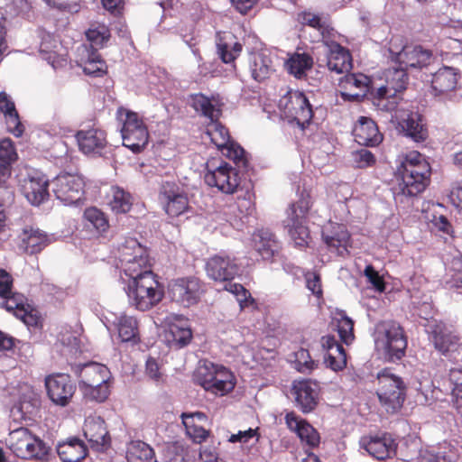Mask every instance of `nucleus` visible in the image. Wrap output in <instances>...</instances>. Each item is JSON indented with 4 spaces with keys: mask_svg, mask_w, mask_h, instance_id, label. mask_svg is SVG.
<instances>
[{
    "mask_svg": "<svg viewBox=\"0 0 462 462\" xmlns=\"http://www.w3.org/2000/svg\"><path fill=\"white\" fill-rule=\"evenodd\" d=\"M168 293L173 302L189 308L199 303L205 293V285L194 276L177 278L169 282Z\"/></svg>",
    "mask_w": 462,
    "mask_h": 462,
    "instance_id": "4468645a",
    "label": "nucleus"
},
{
    "mask_svg": "<svg viewBox=\"0 0 462 462\" xmlns=\"http://www.w3.org/2000/svg\"><path fill=\"white\" fill-rule=\"evenodd\" d=\"M7 130L14 136L19 137L23 134L24 127L22 125L17 111L5 116Z\"/></svg>",
    "mask_w": 462,
    "mask_h": 462,
    "instance_id": "e2e57ef3",
    "label": "nucleus"
},
{
    "mask_svg": "<svg viewBox=\"0 0 462 462\" xmlns=\"http://www.w3.org/2000/svg\"><path fill=\"white\" fill-rule=\"evenodd\" d=\"M254 242L255 250L263 260L272 259L279 252V242L269 230L262 229L254 233Z\"/></svg>",
    "mask_w": 462,
    "mask_h": 462,
    "instance_id": "4c0bfd02",
    "label": "nucleus"
},
{
    "mask_svg": "<svg viewBox=\"0 0 462 462\" xmlns=\"http://www.w3.org/2000/svg\"><path fill=\"white\" fill-rule=\"evenodd\" d=\"M429 339L436 350L444 356H450L461 346L460 337L443 322L435 321L429 326Z\"/></svg>",
    "mask_w": 462,
    "mask_h": 462,
    "instance_id": "aec40b11",
    "label": "nucleus"
},
{
    "mask_svg": "<svg viewBox=\"0 0 462 462\" xmlns=\"http://www.w3.org/2000/svg\"><path fill=\"white\" fill-rule=\"evenodd\" d=\"M136 254L141 257L142 254H143V246L135 238H126L125 242L118 246L116 254L118 262L116 265L129 263L130 257Z\"/></svg>",
    "mask_w": 462,
    "mask_h": 462,
    "instance_id": "49530a36",
    "label": "nucleus"
},
{
    "mask_svg": "<svg viewBox=\"0 0 462 462\" xmlns=\"http://www.w3.org/2000/svg\"><path fill=\"white\" fill-rule=\"evenodd\" d=\"M459 69L444 66L432 75L431 91L436 97H444L457 88Z\"/></svg>",
    "mask_w": 462,
    "mask_h": 462,
    "instance_id": "cd10ccee",
    "label": "nucleus"
},
{
    "mask_svg": "<svg viewBox=\"0 0 462 462\" xmlns=\"http://www.w3.org/2000/svg\"><path fill=\"white\" fill-rule=\"evenodd\" d=\"M204 180L210 188L227 195L237 192L240 187L237 170L226 162L216 158H211L206 162Z\"/></svg>",
    "mask_w": 462,
    "mask_h": 462,
    "instance_id": "1a4fd4ad",
    "label": "nucleus"
},
{
    "mask_svg": "<svg viewBox=\"0 0 462 462\" xmlns=\"http://www.w3.org/2000/svg\"><path fill=\"white\" fill-rule=\"evenodd\" d=\"M159 200L166 214L171 217H179L189 208V199L186 193L174 182L162 183Z\"/></svg>",
    "mask_w": 462,
    "mask_h": 462,
    "instance_id": "a211bd4d",
    "label": "nucleus"
},
{
    "mask_svg": "<svg viewBox=\"0 0 462 462\" xmlns=\"http://www.w3.org/2000/svg\"><path fill=\"white\" fill-rule=\"evenodd\" d=\"M355 140L361 145L376 146L382 140L376 124L370 118L361 116L353 129Z\"/></svg>",
    "mask_w": 462,
    "mask_h": 462,
    "instance_id": "2f4dec72",
    "label": "nucleus"
},
{
    "mask_svg": "<svg viewBox=\"0 0 462 462\" xmlns=\"http://www.w3.org/2000/svg\"><path fill=\"white\" fill-rule=\"evenodd\" d=\"M13 277L5 269H0V297H7L13 292Z\"/></svg>",
    "mask_w": 462,
    "mask_h": 462,
    "instance_id": "338daca9",
    "label": "nucleus"
},
{
    "mask_svg": "<svg viewBox=\"0 0 462 462\" xmlns=\"http://www.w3.org/2000/svg\"><path fill=\"white\" fill-rule=\"evenodd\" d=\"M196 381L207 392L220 396L227 394L236 386V379L233 373L223 365L213 363L199 367L196 374Z\"/></svg>",
    "mask_w": 462,
    "mask_h": 462,
    "instance_id": "9b49d317",
    "label": "nucleus"
},
{
    "mask_svg": "<svg viewBox=\"0 0 462 462\" xmlns=\"http://www.w3.org/2000/svg\"><path fill=\"white\" fill-rule=\"evenodd\" d=\"M285 423L291 431L296 433L304 447L314 448L319 445L320 436L318 430L294 412L286 414Z\"/></svg>",
    "mask_w": 462,
    "mask_h": 462,
    "instance_id": "b1692460",
    "label": "nucleus"
},
{
    "mask_svg": "<svg viewBox=\"0 0 462 462\" xmlns=\"http://www.w3.org/2000/svg\"><path fill=\"white\" fill-rule=\"evenodd\" d=\"M116 267L124 272L125 274L130 278V281H135L141 277H144L146 273H153L151 270L149 257L146 258L143 263H140V261L138 263L129 262L116 265Z\"/></svg>",
    "mask_w": 462,
    "mask_h": 462,
    "instance_id": "de8ad7c7",
    "label": "nucleus"
},
{
    "mask_svg": "<svg viewBox=\"0 0 462 462\" xmlns=\"http://www.w3.org/2000/svg\"><path fill=\"white\" fill-rule=\"evenodd\" d=\"M388 51L395 64L405 69H422L433 61V53L420 45L405 44L401 36L390 40Z\"/></svg>",
    "mask_w": 462,
    "mask_h": 462,
    "instance_id": "6e6552de",
    "label": "nucleus"
},
{
    "mask_svg": "<svg viewBox=\"0 0 462 462\" xmlns=\"http://www.w3.org/2000/svg\"><path fill=\"white\" fill-rule=\"evenodd\" d=\"M311 206L310 193L302 191L299 199L290 204L286 210L283 226L296 246L304 247L308 245L310 231L307 226V217Z\"/></svg>",
    "mask_w": 462,
    "mask_h": 462,
    "instance_id": "423d86ee",
    "label": "nucleus"
},
{
    "mask_svg": "<svg viewBox=\"0 0 462 462\" xmlns=\"http://www.w3.org/2000/svg\"><path fill=\"white\" fill-rule=\"evenodd\" d=\"M365 276L368 282L374 286V288L382 292L385 289V284L383 278L379 275L378 272L371 265H366L364 271Z\"/></svg>",
    "mask_w": 462,
    "mask_h": 462,
    "instance_id": "0e129e2a",
    "label": "nucleus"
},
{
    "mask_svg": "<svg viewBox=\"0 0 462 462\" xmlns=\"http://www.w3.org/2000/svg\"><path fill=\"white\" fill-rule=\"evenodd\" d=\"M83 434L91 448L104 451L110 447L111 438L105 420L99 416H88L84 422Z\"/></svg>",
    "mask_w": 462,
    "mask_h": 462,
    "instance_id": "412c9836",
    "label": "nucleus"
},
{
    "mask_svg": "<svg viewBox=\"0 0 462 462\" xmlns=\"http://www.w3.org/2000/svg\"><path fill=\"white\" fill-rule=\"evenodd\" d=\"M195 418L204 420L206 416L202 412L182 414V422L185 426L187 434L193 439V441L200 443L208 438V432L203 427L195 424Z\"/></svg>",
    "mask_w": 462,
    "mask_h": 462,
    "instance_id": "a18cd8bd",
    "label": "nucleus"
},
{
    "mask_svg": "<svg viewBox=\"0 0 462 462\" xmlns=\"http://www.w3.org/2000/svg\"><path fill=\"white\" fill-rule=\"evenodd\" d=\"M191 99L193 108L210 120L207 126V134L211 142L224 156L232 160L238 167H246L245 150L230 139L228 130L218 122L220 109L203 94H195Z\"/></svg>",
    "mask_w": 462,
    "mask_h": 462,
    "instance_id": "f257e3e1",
    "label": "nucleus"
},
{
    "mask_svg": "<svg viewBox=\"0 0 462 462\" xmlns=\"http://www.w3.org/2000/svg\"><path fill=\"white\" fill-rule=\"evenodd\" d=\"M225 289L236 296V299L242 308L248 306L249 302L254 301L250 292L240 283L226 284Z\"/></svg>",
    "mask_w": 462,
    "mask_h": 462,
    "instance_id": "4d7b16f0",
    "label": "nucleus"
},
{
    "mask_svg": "<svg viewBox=\"0 0 462 462\" xmlns=\"http://www.w3.org/2000/svg\"><path fill=\"white\" fill-rule=\"evenodd\" d=\"M164 337L170 347L180 349L189 344L192 339V331L187 320L179 319L169 324Z\"/></svg>",
    "mask_w": 462,
    "mask_h": 462,
    "instance_id": "473e14b6",
    "label": "nucleus"
},
{
    "mask_svg": "<svg viewBox=\"0 0 462 462\" xmlns=\"http://www.w3.org/2000/svg\"><path fill=\"white\" fill-rule=\"evenodd\" d=\"M86 37L90 43L88 49L97 51L109 40L110 31L104 23H93L86 32Z\"/></svg>",
    "mask_w": 462,
    "mask_h": 462,
    "instance_id": "c03bdc74",
    "label": "nucleus"
},
{
    "mask_svg": "<svg viewBox=\"0 0 462 462\" xmlns=\"http://www.w3.org/2000/svg\"><path fill=\"white\" fill-rule=\"evenodd\" d=\"M113 325L118 332V336L123 342H132L134 344L139 341L137 320L125 314L115 318Z\"/></svg>",
    "mask_w": 462,
    "mask_h": 462,
    "instance_id": "ea45409f",
    "label": "nucleus"
},
{
    "mask_svg": "<svg viewBox=\"0 0 462 462\" xmlns=\"http://www.w3.org/2000/svg\"><path fill=\"white\" fill-rule=\"evenodd\" d=\"M313 65V59L308 53H294L286 62V67L290 74L298 79L306 75V71L310 69Z\"/></svg>",
    "mask_w": 462,
    "mask_h": 462,
    "instance_id": "37998d69",
    "label": "nucleus"
},
{
    "mask_svg": "<svg viewBox=\"0 0 462 462\" xmlns=\"http://www.w3.org/2000/svg\"><path fill=\"white\" fill-rule=\"evenodd\" d=\"M352 162L355 167L364 169L374 165V155L367 149H360L352 152Z\"/></svg>",
    "mask_w": 462,
    "mask_h": 462,
    "instance_id": "5fc2aeb1",
    "label": "nucleus"
},
{
    "mask_svg": "<svg viewBox=\"0 0 462 462\" xmlns=\"http://www.w3.org/2000/svg\"><path fill=\"white\" fill-rule=\"evenodd\" d=\"M337 332L342 342L349 345L354 340V321L344 311L337 313Z\"/></svg>",
    "mask_w": 462,
    "mask_h": 462,
    "instance_id": "09e8293b",
    "label": "nucleus"
},
{
    "mask_svg": "<svg viewBox=\"0 0 462 462\" xmlns=\"http://www.w3.org/2000/svg\"><path fill=\"white\" fill-rule=\"evenodd\" d=\"M116 118L123 145L134 153L143 151L149 141V132L143 117L134 111L119 106L116 113Z\"/></svg>",
    "mask_w": 462,
    "mask_h": 462,
    "instance_id": "20e7f679",
    "label": "nucleus"
},
{
    "mask_svg": "<svg viewBox=\"0 0 462 462\" xmlns=\"http://www.w3.org/2000/svg\"><path fill=\"white\" fill-rule=\"evenodd\" d=\"M320 342L326 350L324 358L327 366L335 372L342 371L346 366V354L343 346L330 335L322 337Z\"/></svg>",
    "mask_w": 462,
    "mask_h": 462,
    "instance_id": "c756f323",
    "label": "nucleus"
},
{
    "mask_svg": "<svg viewBox=\"0 0 462 462\" xmlns=\"http://www.w3.org/2000/svg\"><path fill=\"white\" fill-rule=\"evenodd\" d=\"M322 238L337 255L344 257L349 254L350 235L344 225L329 223L322 231Z\"/></svg>",
    "mask_w": 462,
    "mask_h": 462,
    "instance_id": "a878e982",
    "label": "nucleus"
},
{
    "mask_svg": "<svg viewBox=\"0 0 462 462\" xmlns=\"http://www.w3.org/2000/svg\"><path fill=\"white\" fill-rule=\"evenodd\" d=\"M1 298L3 299L1 307L5 309L7 311L14 313L15 317H17V311L24 310L25 308L23 303V299L18 294L12 292L11 295Z\"/></svg>",
    "mask_w": 462,
    "mask_h": 462,
    "instance_id": "bf43d9fd",
    "label": "nucleus"
},
{
    "mask_svg": "<svg viewBox=\"0 0 462 462\" xmlns=\"http://www.w3.org/2000/svg\"><path fill=\"white\" fill-rule=\"evenodd\" d=\"M282 116L290 123H296L304 129L313 116L311 106L302 92L290 90L281 97L278 104Z\"/></svg>",
    "mask_w": 462,
    "mask_h": 462,
    "instance_id": "ddd939ff",
    "label": "nucleus"
},
{
    "mask_svg": "<svg viewBox=\"0 0 462 462\" xmlns=\"http://www.w3.org/2000/svg\"><path fill=\"white\" fill-rule=\"evenodd\" d=\"M361 447L378 460H384L396 455L397 442L389 433L364 437Z\"/></svg>",
    "mask_w": 462,
    "mask_h": 462,
    "instance_id": "4be33fe9",
    "label": "nucleus"
},
{
    "mask_svg": "<svg viewBox=\"0 0 462 462\" xmlns=\"http://www.w3.org/2000/svg\"><path fill=\"white\" fill-rule=\"evenodd\" d=\"M243 51V45L237 41L220 39L217 43V53L219 59L226 64H230L234 70L236 66L235 60L240 56Z\"/></svg>",
    "mask_w": 462,
    "mask_h": 462,
    "instance_id": "a19ab883",
    "label": "nucleus"
},
{
    "mask_svg": "<svg viewBox=\"0 0 462 462\" xmlns=\"http://www.w3.org/2000/svg\"><path fill=\"white\" fill-rule=\"evenodd\" d=\"M397 173L401 177L399 189L402 195L414 197L421 193L430 182V167L424 156L412 151L405 155Z\"/></svg>",
    "mask_w": 462,
    "mask_h": 462,
    "instance_id": "7ed1b4c3",
    "label": "nucleus"
},
{
    "mask_svg": "<svg viewBox=\"0 0 462 462\" xmlns=\"http://www.w3.org/2000/svg\"><path fill=\"white\" fill-rule=\"evenodd\" d=\"M206 272L216 282H227L239 274L240 267L235 256L220 252L208 259Z\"/></svg>",
    "mask_w": 462,
    "mask_h": 462,
    "instance_id": "f3484780",
    "label": "nucleus"
},
{
    "mask_svg": "<svg viewBox=\"0 0 462 462\" xmlns=\"http://www.w3.org/2000/svg\"><path fill=\"white\" fill-rule=\"evenodd\" d=\"M248 69L252 79L257 82L264 81L275 71L273 59L265 51L249 54Z\"/></svg>",
    "mask_w": 462,
    "mask_h": 462,
    "instance_id": "7c9ffc66",
    "label": "nucleus"
},
{
    "mask_svg": "<svg viewBox=\"0 0 462 462\" xmlns=\"http://www.w3.org/2000/svg\"><path fill=\"white\" fill-rule=\"evenodd\" d=\"M407 69L399 66L393 68L388 70L386 75L385 86L377 88L374 97V104H376L380 109L384 111H392L397 105L395 101L388 100L389 97H393L403 91L408 84V74Z\"/></svg>",
    "mask_w": 462,
    "mask_h": 462,
    "instance_id": "2eb2a0df",
    "label": "nucleus"
},
{
    "mask_svg": "<svg viewBox=\"0 0 462 462\" xmlns=\"http://www.w3.org/2000/svg\"><path fill=\"white\" fill-rule=\"evenodd\" d=\"M369 82V78L364 74H348L345 77L343 84L346 88H356L365 90Z\"/></svg>",
    "mask_w": 462,
    "mask_h": 462,
    "instance_id": "13d9d810",
    "label": "nucleus"
},
{
    "mask_svg": "<svg viewBox=\"0 0 462 462\" xmlns=\"http://www.w3.org/2000/svg\"><path fill=\"white\" fill-rule=\"evenodd\" d=\"M79 388L81 386H98L107 383L108 369L106 365L90 363L85 365L79 373Z\"/></svg>",
    "mask_w": 462,
    "mask_h": 462,
    "instance_id": "c9c22d12",
    "label": "nucleus"
},
{
    "mask_svg": "<svg viewBox=\"0 0 462 462\" xmlns=\"http://www.w3.org/2000/svg\"><path fill=\"white\" fill-rule=\"evenodd\" d=\"M51 185L56 198L64 204H77L83 199L85 181L79 174L62 172L52 180Z\"/></svg>",
    "mask_w": 462,
    "mask_h": 462,
    "instance_id": "dca6fc26",
    "label": "nucleus"
},
{
    "mask_svg": "<svg viewBox=\"0 0 462 462\" xmlns=\"http://www.w3.org/2000/svg\"><path fill=\"white\" fill-rule=\"evenodd\" d=\"M448 379L453 385L452 401L462 393V368H452L449 370Z\"/></svg>",
    "mask_w": 462,
    "mask_h": 462,
    "instance_id": "052dcab7",
    "label": "nucleus"
},
{
    "mask_svg": "<svg viewBox=\"0 0 462 462\" xmlns=\"http://www.w3.org/2000/svg\"><path fill=\"white\" fill-rule=\"evenodd\" d=\"M79 389L85 399L98 402H104L109 394L107 383H103L98 386H81Z\"/></svg>",
    "mask_w": 462,
    "mask_h": 462,
    "instance_id": "864d4df0",
    "label": "nucleus"
},
{
    "mask_svg": "<svg viewBox=\"0 0 462 462\" xmlns=\"http://www.w3.org/2000/svg\"><path fill=\"white\" fill-rule=\"evenodd\" d=\"M56 448L62 462H81L88 456L84 441L76 437L60 442Z\"/></svg>",
    "mask_w": 462,
    "mask_h": 462,
    "instance_id": "72a5a7b5",
    "label": "nucleus"
},
{
    "mask_svg": "<svg viewBox=\"0 0 462 462\" xmlns=\"http://www.w3.org/2000/svg\"><path fill=\"white\" fill-rule=\"evenodd\" d=\"M446 281L449 288H456L462 292V256L453 258Z\"/></svg>",
    "mask_w": 462,
    "mask_h": 462,
    "instance_id": "603ef678",
    "label": "nucleus"
},
{
    "mask_svg": "<svg viewBox=\"0 0 462 462\" xmlns=\"http://www.w3.org/2000/svg\"><path fill=\"white\" fill-rule=\"evenodd\" d=\"M392 111H394L392 117L396 120L398 129L405 136L415 143H422L428 138V129L418 107L404 102L396 105Z\"/></svg>",
    "mask_w": 462,
    "mask_h": 462,
    "instance_id": "f8f14e48",
    "label": "nucleus"
},
{
    "mask_svg": "<svg viewBox=\"0 0 462 462\" xmlns=\"http://www.w3.org/2000/svg\"><path fill=\"white\" fill-rule=\"evenodd\" d=\"M79 149L84 154H97L106 146V133L99 127L81 129L75 134Z\"/></svg>",
    "mask_w": 462,
    "mask_h": 462,
    "instance_id": "393cba45",
    "label": "nucleus"
},
{
    "mask_svg": "<svg viewBox=\"0 0 462 462\" xmlns=\"http://www.w3.org/2000/svg\"><path fill=\"white\" fill-rule=\"evenodd\" d=\"M328 50V68L337 73L348 72L352 68L349 51L336 42H330Z\"/></svg>",
    "mask_w": 462,
    "mask_h": 462,
    "instance_id": "f704fd0d",
    "label": "nucleus"
},
{
    "mask_svg": "<svg viewBox=\"0 0 462 462\" xmlns=\"http://www.w3.org/2000/svg\"><path fill=\"white\" fill-rule=\"evenodd\" d=\"M17 318L22 319L28 327L37 328L42 323L41 316L38 311L34 310H28L26 308L17 311Z\"/></svg>",
    "mask_w": 462,
    "mask_h": 462,
    "instance_id": "680f3d73",
    "label": "nucleus"
},
{
    "mask_svg": "<svg viewBox=\"0 0 462 462\" xmlns=\"http://www.w3.org/2000/svg\"><path fill=\"white\" fill-rule=\"evenodd\" d=\"M49 180L41 172H33L23 180L21 190L33 206H39L49 198Z\"/></svg>",
    "mask_w": 462,
    "mask_h": 462,
    "instance_id": "5701e85b",
    "label": "nucleus"
},
{
    "mask_svg": "<svg viewBox=\"0 0 462 462\" xmlns=\"http://www.w3.org/2000/svg\"><path fill=\"white\" fill-rule=\"evenodd\" d=\"M84 218L100 234L106 232L109 228L106 217L97 208H87L84 211Z\"/></svg>",
    "mask_w": 462,
    "mask_h": 462,
    "instance_id": "8fccbe9b",
    "label": "nucleus"
},
{
    "mask_svg": "<svg viewBox=\"0 0 462 462\" xmlns=\"http://www.w3.org/2000/svg\"><path fill=\"white\" fill-rule=\"evenodd\" d=\"M18 237L20 248L29 254L40 253L51 243L45 232L32 226H24Z\"/></svg>",
    "mask_w": 462,
    "mask_h": 462,
    "instance_id": "c85d7f7f",
    "label": "nucleus"
},
{
    "mask_svg": "<svg viewBox=\"0 0 462 462\" xmlns=\"http://www.w3.org/2000/svg\"><path fill=\"white\" fill-rule=\"evenodd\" d=\"M294 367L297 371L309 374L317 367V363L311 359L307 349L300 348L294 353Z\"/></svg>",
    "mask_w": 462,
    "mask_h": 462,
    "instance_id": "3c124183",
    "label": "nucleus"
},
{
    "mask_svg": "<svg viewBox=\"0 0 462 462\" xmlns=\"http://www.w3.org/2000/svg\"><path fill=\"white\" fill-rule=\"evenodd\" d=\"M298 21L304 25H309L317 30L319 27H320V24L322 23L321 19L319 15H316L310 12H303L301 14H299Z\"/></svg>",
    "mask_w": 462,
    "mask_h": 462,
    "instance_id": "774afa93",
    "label": "nucleus"
},
{
    "mask_svg": "<svg viewBox=\"0 0 462 462\" xmlns=\"http://www.w3.org/2000/svg\"><path fill=\"white\" fill-rule=\"evenodd\" d=\"M79 51L81 56L80 66L85 74L99 77L106 72L105 61L97 51L89 50L88 45H82Z\"/></svg>",
    "mask_w": 462,
    "mask_h": 462,
    "instance_id": "e433bc0d",
    "label": "nucleus"
},
{
    "mask_svg": "<svg viewBox=\"0 0 462 462\" xmlns=\"http://www.w3.org/2000/svg\"><path fill=\"white\" fill-rule=\"evenodd\" d=\"M107 205L113 213L125 214L133 206V197L124 189L113 186L107 194Z\"/></svg>",
    "mask_w": 462,
    "mask_h": 462,
    "instance_id": "58836bf2",
    "label": "nucleus"
},
{
    "mask_svg": "<svg viewBox=\"0 0 462 462\" xmlns=\"http://www.w3.org/2000/svg\"><path fill=\"white\" fill-rule=\"evenodd\" d=\"M292 392L297 406L308 413L315 409L318 404V385L310 380L295 381Z\"/></svg>",
    "mask_w": 462,
    "mask_h": 462,
    "instance_id": "bb28decb",
    "label": "nucleus"
},
{
    "mask_svg": "<svg viewBox=\"0 0 462 462\" xmlns=\"http://www.w3.org/2000/svg\"><path fill=\"white\" fill-rule=\"evenodd\" d=\"M127 462H157L153 449L146 443L133 441L127 448Z\"/></svg>",
    "mask_w": 462,
    "mask_h": 462,
    "instance_id": "79ce46f5",
    "label": "nucleus"
},
{
    "mask_svg": "<svg viewBox=\"0 0 462 462\" xmlns=\"http://www.w3.org/2000/svg\"><path fill=\"white\" fill-rule=\"evenodd\" d=\"M130 303L141 311H146L158 305L164 297V286L155 273H146L127 286Z\"/></svg>",
    "mask_w": 462,
    "mask_h": 462,
    "instance_id": "39448f33",
    "label": "nucleus"
},
{
    "mask_svg": "<svg viewBox=\"0 0 462 462\" xmlns=\"http://www.w3.org/2000/svg\"><path fill=\"white\" fill-rule=\"evenodd\" d=\"M5 442L17 457L37 461L48 459L50 448L27 428L21 427L12 430Z\"/></svg>",
    "mask_w": 462,
    "mask_h": 462,
    "instance_id": "0eeeda50",
    "label": "nucleus"
},
{
    "mask_svg": "<svg viewBox=\"0 0 462 462\" xmlns=\"http://www.w3.org/2000/svg\"><path fill=\"white\" fill-rule=\"evenodd\" d=\"M17 153L14 147L13 142L8 139H3L0 141V162L5 166L10 169V164L15 161Z\"/></svg>",
    "mask_w": 462,
    "mask_h": 462,
    "instance_id": "6e6d98bb",
    "label": "nucleus"
},
{
    "mask_svg": "<svg viewBox=\"0 0 462 462\" xmlns=\"http://www.w3.org/2000/svg\"><path fill=\"white\" fill-rule=\"evenodd\" d=\"M373 337L376 353L385 361L394 363L405 356L408 339L398 322L379 321L374 326Z\"/></svg>",
    "mask_w": 462,
    "mask_h": 462,
    "instance_id": "f03ea898",
    "label": "nucleus"
},
{
    "mask_svg": "<svg viewBox=\"0 0 462 462\" xmlns=\"http://www.w3.org/2000/svg\"><path fill=\"white\" fill-rule=\"evenodd\" d=\"M307 288L318 298L322 296V287L320 277L316 273L308 272L305 274Z\"/></svg>",
    "mask_w": 462,
    "mask_h": 462,
    "instance_id": "69168bd1",
    "label": "nucleus"
},
{
    "mask_svg": "<svg viewBox=\"0 0 462 462\" xmlns=\"http://www.w3.org/2000/svg\"><path fill=\"white\" fill-rule=\"evenodd\" d=\"M377 380L379 383L377 395L381 404L387 412L398 411L402 407L406 397L404 382L388 368L378 373Z\"/></svg>",
    "mask_w": 462,
    "mask_h": 462,
    "instance_id": "9d476101",
    "label": "nucleus"
},
{
    "mask_svg": "<svg viewBox=\"0 0 462 462\" xmlns=\"http://www.w3.org/2000/svg\"><path fill=\"white\" fill-rule=\"evenodd\" d=\"M45 387L51 401L61 407H65L70 402L76 391V385L72 383L70 376L66 374L47 376Z\"/></svg>",
    "mask_w": 462,
    "mask_h": 462,
    "instance_id": "6ab92c4d",
    "label": "nucleus"
}]
</instances>
